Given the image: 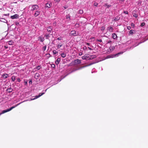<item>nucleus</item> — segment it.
<instances>
[{
    "instance_id": "nucleus-1",
    "label": "nucleus",
    "mask_w": 148,
    "mask_h": 148,
    "mask_svg": "<svg viewBox=\"0 0 148 148\" xmlns=\"http://www.w3.org/2000/svg\"><path fill=\"white\" fill-rule=\"evenodd\" d=\"M81 63V60L79 59H77L73 61L71 64L72 65H76Z\"/></svg>"
},
{
    "instance_id": "nucleus-2",
    "label": "nucleus",
    "mask_w": 148,
    "mask_h": 148,
    "mask_svg": "<svg viewBox=\"0 0 148 148\" xmlns=\"http://www.w3.org/2000/svg\"><path fill=\"white\" fill-rule=\"evenodd\" d=\"M20 103H19V104H18L17 105H16V106H12L10 108L7 109L6 110H3L2 112L0 113V115H1L2 114H4V113H5L6 112H8L9 111H10L11 110H12L16 106H18V105H19Z\"/></svg>"
},
{
    "instance_id": "nucleus-3",
    "label": "nucleus",
    "mask_w": 148,
    "mask_h": 148,
    "mask_svg": "<svg viewBox=\"0 0 148 148\" xmlns=\"http://www.w3.org/2000/svg\"><path fill=\"white\" fill-rule=\"evenodd\" d=\"M31 11H34L35 10H37L38 8V6L37 5H32Z\"/></svg>"
},
{
    "instance_id": "nucleus-4",
    "label": "nucleus",
    "mask_w": 148,
    "mask_h": 148,
    "mask_svg": "<svg viewBox=\"0 0 148 148\" xmlns=\"http://www.w3.org/2000/svg\"><path fill=\"white\" fill-rule=\"evenodd\" d=\"M115 49V47L114 46H110L109 49H108L107 52L108 53H110L112 51H113Z\"/></svg>"
},
{
    "instance_id": "nucleus-5",
    "label": "nucleus",
    "mask_w": 148,
    "mask_h": 148,
    "mask_svg": "<svg viewBox=\"0 0 148 148\" xmlns=\"http://www.w3.org/2000/svg\"><path fill=\"white\" fill-rule=\"evenodd\" d=\"M19 17V15L18 14H16L10 17V18L12 19H17Z\"/></svg>"
},
{
    "instance_id": "nucleus-6",
    "label": "nucleus",
    "mask_w": 148,
    "mask_h": 148,
    "mask_svg": "<svg viewBox=\"0 0 148 148\" xmlns=\"http://www.w3.org/2000/svg\"><path fill=\"white\" fill-rule=\"evenodd\" d=\"M70 36H76L77 35L76 33V32L75 31H72L70 33Z\"/></svg>"
},
{
    "instance_id": "nucleus-7",
    "label": "nucleus",
    "mask_w": 148,
    "mask_h": 148,
    "mask_svg": "<svg viewBox=\"0 0 148 148\" xmlns=\"http://www.w3.org/2000/svg\"><path fill=\"white\" fill-rule=\"evenodd\" d=\"M44 94V92L40 93L38 95L35 96V97L33 99H32L31 100H33L37 99L43 95Z\"/></svg>"
},
{
    "instance_id": "nucleus-8",
    "label": "nucleus",
    "mask_w": 148,
    "mask_h": 148,
    "mask_svg": "<svg viewBox=\"0 0 148 148\" xmlns=\"http://www.w3.org/2000/svg\"><path fill=\"white\" fill-rule=\"evenodd\" d=\"M40 11H39L38 10H36L34 14V15L35 17H36L38 16L40 14Z\"/></svg>"
},
{
    "instance_id": "nucleus-9",
    "label": "nucleus",
    "mask_w": 148,
    "mask_h": 148,
    "mask_svg": "<svg viewBox=\"0 0 148 148\" xmlns=\"http://www.w3.org/2000/svg\"><path fill=\"white\" fill-rule=\"evenodd\" d=\"M96 56L95 55H91L90 56H88V60H92L93 59L95 58Z\"/></svg>"
},
{
    "instance_id": "nucleus-10",
    "label": "nucleus",
    "mask_w": 148,
    "mask_h": 148,
    "mask_svg": "<svg viewBox=\"0 0 148 148\" xmlns=\"http://www.w3.org/2000/svg\"><path fill=\"white\" fill-rule=\"evenodd\" d=\"M113 27L110 26V27H108L107 28V30H108L109 31L112 32H113Z\"/></svg>"
},
{
    "instance_id": "nucleus-11",
    "label": "nucleus",
    "mask_w": 148,
    "mask_h": 148,
    "mask_svg": "<svg viewBox=\"0 0 148 148\" xmlns=\"http://www.w3.org/2000/svg\"><path fill=\"white\" fill-rule=\"evenodd\" d=\"M52 5V3L51 2L47 3L46 4V7L48 8H50Z\"/></svg>"
},
{
    "instance_id": "nucleus-12",
    "label": "nucleus",
    "mask_w": 148,
    "mask_h": 148,
    "mask_svg": "<svg viewBox=\"0 0 148 148\" xmlns=\"http://www.w3.org/2000/svg\"><path fill=\"white\" fill-rule=\"evenodd\" d=\"M47 30L49 32H51L52 30V28L51 26H49L47 29Z\"/></svg>"
},
{
    "instance_id": "nucleus-13",
    "label": "nucleus",
    "mask_w": 148,
    "mask_h": 148,
    "mask_svg": "<svg viewBox=\"0 0 148 148\" xmlns=\"http://www.w3.org/2000/svg\"><path fill=\"white\" fill-rule=\"evenodd\" d=\"M66 19H67L68 21H69L71 20V17L70 15L68 14L67 15H66Z\"/></svg>"
},
{
    "instance_id": "nucleus-14",
    "label": "nucleus",
    "mask_w": 148,
    "mask_h": 148,
    "mask_svg": "<svg viewBox=\"0 0 148 148\" xmlns=\"http://www.w3.org/2000/svg\"><path fill=\"white\" fill-rule=\"evenodd\" d=\"M63 45L62 43V42H59L57 44V47L59 48L61 47Z\"/></svg>"
},
{
    "instance_id": "nucleus-15",
    "label": "nucleus",
    "mask_w": 148,
    "mask_h": 148,
    "mask_svg": "<svg viewBox=\"0 0 148 148\" xmlns=\"http://www.w3.org/2000/svg\"><path fill=\"white\" fill-rule=\"evenodd\" d=\"M12 90L13 89L11 87H10L9 88H8L7 90V91L9 93L12 92Z\"/></svg>"
},
{
    "instance_id": "nucleus-16",
    "label": "nucleus",
    "mask_w": 148,
    "mask_h": 148,
    "mask_svg": "<svg viewBox=\"0 0 148 148\" xmlns=\"http://www.w3.org/2000/svg\"><path fill=\"white\" fill-rule=\"evenodd\" d=\"M82 58L83 60H88V56L85 55L84 56H82Z\"/></svg>"
},
{
    "instance_id": "nucleus-17",
    "label": "nucleus",
    "mask_w": 148,
    "mask_h": 148,
    "mask_svg": "<svg viewBox=\"0 0 148 148\" xmlns=\"http://www.w3.org/2000/svg\"><path fill=\"white\" fill-rule=\"evenodd\" d=\"M2 76L4 78H6L8 77V75L7 74H3L2 75Z\"/></svg>"
},
{
    "instance_id": "nucleus-18",
    "label": "nucleus",
    "mask_w": 148,
    "mask_h": 148,
    "mask_svg": "<svg viewBox=\"0 0 148 148\" xmlns=\"http://www.w3.org/2000/svg\"><path fill=\"white\" fill-rule=\"evenodd\" d=\"M61 56L63 58H64L66 56V53H63L61 54Z\"/></svg>"
},
{
    "instance_id": "nucleus-19",
    "label": "nucleus",
    "mask_w": 148,
    "mask_h": 148,
    "mask_svg": "<svg viewBox=\"0 0 148 148\" xmlns=\"http://www.w3.org/2000/svg\"><path fill=\"white\" fill-rule=\"evenodd\" d=\"M112 37L114 39H115L116 38L117 36L115 33H113L112 34Z\"/></svg>"
},
{
    "instance_id": "nucleus-20",
    "label": "nucleus",
    "mask_w": 148,
    "mask_h": 148,
    "mask_svg": "<svg viewBox=\"0 0 148 148\" xmlns=\"http://www.w3.org/2000/svg\"><path fill=\"white\" fill-rule=\"evenodd\" d=\"M104 6H107V8H109L111 7V5H108V4L107 3H106L105 4Z\"/></svg>"
},
{
    "instance_id": "nucleus-21",
    "label": "nucleus",
    "mask_w": 148,
    "mask_h": 148,
    "mask_svg": "<svg viewBox=\"0 0 148 148\" xmlns=\"http://www.w3.org/2000/svg\"><path fill=\"white\" fill-rule=\"evenodd\" d=\"M8 43L10 45H13L14 43V42L12 40H10L8 42Z\"/></svg>"
},
{
    "instance_id": "nucleus-22",
    "label": "nucleus",
    "mask_w": 148,
    "mask_h": 148,
    "mask_svg": "<svg viewBox=\"0 0 148 148\" xmlns=\"http://www.w3.org/2000/svg\"><path fill=\"white\" fill-rule=\"evenodd\" d=\"M60 59L59 58H58L56 61V64H58L59 63V62H60Z\"/></svg>"
},
{
    "instance_id": "nucleus-23",
    "label": "nucleus",
    "mask_w": 148,
    "mask_h": 148,
    "mask_svg": "<svg viewBox=\"0 0 148 148\" xmlns=\"http://www.w3.org/2000/svg\"><path fill=\"white\" fill-rule=\"evenodd\" d=\"M38 38L40 39V41L42 42L45 40L44 38H42L40 36Z\"/></svg>"
},
{
    "instance_id": "nucleus-24",
    "label": "nucleus",
    "mask_w": 148,
    "mask_h": 148,
    "mask_svg": "<svg viewBox=\"0 0 148 148\" xmlns=\"http://www.w3.org/2000/svg\"><path fill=\"white\" fill-rule=\"evenodd\" d=\"M119 19L120 17L119 16H117L115 17V18L114 19V20L116 21L119 20Z\"/></svg>"
},
{
    "instance_id": "nucleus-25",
    "label": "nucleus",
    "mask_w": 148,
    "mask_h": 148,
    "mask_svg": "<svg viewBox=\"0 0 148 148\" xmlns=\"http://www.w3.org/2000/svg\"><path fill=\"white\" fill-rule=\"evenodd\" d=\"M12 81L14 82L15 80V76H13L12 77Z\"/></svg>"
},
{
    "instance_id": "nucleus-26",
    "label": "nucleus",
    "mask_w": 148,
    "mask_h": 148,
    "mask_svg": "<svg viewBox=\"0 0 148 148\" xmlns=\"http://www.w3.org/2000/svg\"><path fill=\"white\" fill-rule=\"evenodd\" d=\"M45 37L46 39H49L50 36H49V34H46V35H45Z\"/></svg>"
},
{
    "instance_id": "nucleus-27",
    "label": "nucleus",
    "mask_w": 148,
    "mask_h": 148,
    "mask_svg": "<svg viewBox=\"0 0 148 148\" xmlns=\"http://www.w3.org/2000/svg\"><path fill=\"white\" fill-rule=\"evenodd\" d=\"M53 53L54 54H56L58 53V52L56 50H54L53 51Z\"/></svg>"
},
{
    "instance_id": "nucleus-28",
    "label": "nucleus",
    "mask_w": 148,
    "mask_h": 148,
    "mask_svg": "<svg viewBox=\"0 0 148 148\" xmlns=\"http://www.w3.org/2000/svg\"><path fill=\"white\" fill-rule=\"evenodd\" d=\"M35 76V77H39V74L38 73H36Z\"/></svg>"
},
{
    "instance_id": "nucleus-29",
    "label": "nucleus",
    "mask_w": 148,
    "mask_h": 148,
    "mask_svg": "<svg viewBox=\"0 0 148 148\" xmlns=\"http://www.w3.org/2000/svg\"><path fill=\"white\" fill-rule=\"evenodd\" d=\"M83 10H80L79 11V13L80 14H82L83 13Z\"/></svg>"
},
{
    "instance_id": "nucleus-30",
    "label": "nucleus",
    "mask_w": 148,
    "mask_h": 148,
    "mask_svg": "<svg viewBox=\"0 0 148 148\" xmlns=\"http://www.w3.org/2000/svg\"><path fill=\"white\" fill-rule=\"evenodd\" d=\"M46 46H45L42 47V50L43 51H45L46 50Z\"/></svg>"
},
{
    "instance_id": "nucleus-31",
    "label": "nucleus",
    "mask_w": 148,
    "mask_h": 148,
    "mask_svg": "<svg viewBox=\"0 0 148 148\" xmlns=\"http://www.w3.org/2000/svg\"><path fill=\"white\" fill-rule=\"evenodd\" d=\"M105 27L104 26H103L101 27V29L102 31H103L105 29Z\"/></svg>"
},
{
    "instance_id": "nucleus-32",
    "label": "nucleus",
    "mask_w": 148,
    "mask_h": 148,
    "mask_svg": "<svg viewBox=\"0 0 148 148\" xmlns=\"http://www.w3.org/2000/svg\"><path fill=\"white\" fill-rule=\"evenodd\" d=\"M41 68L40 66H38L36 67V69L39 70Z\"/></svg>"
},
{
    "instance_id": "nucleus-33",
    "label": "nucleus",
    "mask_w": 148,
    "mask_h": 148,
    "mask_svg": "<svg viewBox=\"0 0 148 148\" xmlns=\"http://www.w3.org/2000/svg\"><path fill=\"white\" fill-rule=\"evenodd\" d=\"M133 30H132V29L130 31L129 34H133Z\"/></svg>"
},
{
    "instance_id": "nucleus-34",
    "label": "nucleus",
    "mask_w": 148,
    "mask_h": 148,
    "mask_svg": "<svg viewBox=\"0 0 148 148\" xmlns=\"http://www.w3.org/2000/svg\"><path fill=\"white\" fill-rule=\"evenodd\" d=\"M62 37L61 36L59 37H58L57 38V39L58 40H62Z\"/></svg>"
},
{
    "instance_id": "nucleus-35",
    "label": "nucleus",
    "mask_w": 148,
    "mask_h": 148,
    "mask_svg": "<svg viewBox=\"0 0 148 148\" xmlns=\"http://www.w3.org/2000/svg\"><path fill=\"white\" fill-rule=\"evenodd\" d=\"M145 25V23H141V27H143V26H144Z\"/></svg>"
},
{
    "instance_id": "nucleus-36",
    "label": "nucleus",
    "mask_w": 148,
    "mask_h": 148,
    "mask_svg": "<svg viewBox=\"0 0 148 148\" xmlns=\"http://www.w3.org/2000/svg\"><path fill=\"white\" fill-rule=\"evenodd\" d=\"M94 5L95 6H97L98 5V3H95L94 4Z\"/></svg>"
},
{
    "instance_id": "nucleus-37",
    "label": "nucleus",
    "mask_w": 148,
    "mask_h": 148,
    "mask_svg": "<svg viewBox=\"0 0 148 148\" xmlns=\"http://www.w3.org/2000/svg\"><path fill=\"white\" fill-rule=\"evenodd\" d=\"M123 12L124 14H128V12L127 11H123Z\"/></svg>"
},
{
    "instance_id": "nucleus-38",
    "label": "nucleus",
    "mask_w": 148,
    "mask_h": 148,
    "mask_svg": "<svg viewBox=\"0 0 148 148\" xmlns=\"http://www.w3.org/2000/svg\"><path fill=\"white\" fill-rule=\"evenodd\" d=\"M97 41H99V42H102V40L101 39H97Z\"/></svg>"
},
{
    "instance_id": "nucleus-39",
    "label": "nucleus",
    "mask_w": 148,
    "mask_h": 148,
    "mask_svg": "<svg viewBox=\"0 0 148 148\" xmlns=\"http://www.w3.org/2000/svg\"><path fill=\"white\" fill-rule=\"evenodd\" d=\"M24 84H25V85H27V81H24Z\"/></svg>"
},
{
    "instance_id": "nucleus-40",
    "label": "nucleus",
    "mask_w": 148,
    "mask_h": 148,
    "mask_svg": "<svg viewBox=\"0 0 148 148\" xmlns=\"http://www.w3.org/2000/svg\"><path fill=\"white\" fill-rule=\"evenodd\" d=\"M83 49L84 50H86L87 49V47L86 46H85L83 47Z\"/></svg>"
},
{
    "instance_id": "nucleus-41",
    "label": "nucleus",
    "mask_w": 148,
    "mask_h": 148,
    "mask_svg": "<svg viewBox=\"0 0 148 148\" xmlns=\"http://www.w3.org/2000/svg\"><path fill=\"white\" fill-rule=\"evenodd\" d=\"M79 55L80 56H81L82 55V52H80L79 53Z\"/></svg>"
},
{
    "instance_id": "nucleus-42",
    "label": "nucleus",
    "mask_w": 148,
    "mask_h": 148,
    "mask_svg": "<svg viewBox=\"0 0 148 148\" xmlns=\"http://www.w3.org/2000/svg\"><path fill=\"white\" fill-rule=\"evenodd\" d=\"M112 42L111 40H109L108 42H107V43H110L111 42Z\"/></svg>"
},
{
    "instance_id": "nucleus-43",
    "label": "nucleus",
    "mask_w": 148,
    "mask_h": 148,
    "mask_svg": "<svg viewBox=\"0 0 148 148\" xmlns=\"http://www.w3.org/2000/svg\"><path fill=\"white\" fill-rule=\"evenodd\" d=\"M17 80L18 82H20L21 81V79H20V78H18V79H17Z\"/></svg>"
},
{
    "instance_id": "nucleus-44",
    "label": "nucleus",
    "mask_w": 148,
    "mask_h": 148,
    "mask_svg": "<svg viewBox=\"0 0 148 148\" xmlns=\"http://www.w3.org/2000/svg\"><path fill=\"white\" fill-rule=\"evenodd\" d=\"M51 66H52V67H55V64H52V65H51Z\"/></svg>"
},
{
    "instance_id": "nucleus-45",
    "label": "nucleus",
    "mask_w": 148,
    "mask_h": 148,
    "mask_svg": "<svg viewBox=\"0 0 148 148\" xmlns=\"http://www.w3.org/2000/svg\"><path fill=\"white\" fill-rule=\"evenodd\" d=\"M86 44L87 45H88V46H89L90 45V44L89 43H86Z\"/></svg>"
},
{
    "instance_id": "nucleus-46",
    "label": "nucleus",
    "mask_w": 148,
    "mask_h": 148,
    "mask_svg": "<svg viewBox=\"0 0 148 148\" xmlns=\"http://www.w3.org/2000/svg\"><path fill=\"white\" fill-rule=\"evenodd\" d=\"M54 1L56 2H58L60 1V0H54Z\"/></svg>"
},
{
    "instance_id": "nucleus-47",
    "label": "nucleus",
    "mask_w": 148,
    "mask_h": 148,
    "mask_svg": "<svg viewBox=\"0 0 148 148\" xmlns=\"http://www.w3.org/2000/svg\"><path fill=\"white\" fill-rule=\"evenodd\" d=\"M127 29H131V27H130V26H128L127 27Z\"/></svg>"
},
{
    "instance_id": "nucleus-48",
    "label": "nucleus",
    "mask_w": 148,
    "mask_h": 148,
    "mask_svg": "<svg viewBox=\"0 0 148 148\" xmlns=\"http://www.w3.org/2000/svg\"><path fill=\"white\" fill-rule=\"evenodd\" d=\"M88 48L90 50H92V49L90 47H88Z\"/></svg>"
},
{
    "instance_id": "nucleus-49",
    "label": "nucleus",
    "mask_w": 148,
    "mask_h": 148,
    "mask_svg": "<svg viewBox=\"0 0 148 148\" xmlns=\"http://www.w3.org/2000/svg\"><path fill=\"white\" fill-rule=\"evenodd\" d=\"M134 16L135 17H137V15L136 14H135V15H134Z\"/></svg>"
},
{
    "instance_id": "nucleus-50",
    "label": "nucleus",
    "mask_w": 148,
    "mask_h": 148,
    "mask_svg": "<svg viewBox=\"0 0 148 148\" xmlns=\"http://www.w3.org/2000/svg\"><path fill=\"white\" fill-rule=\"evenodd\" d=\"M93 63H92L90 64H89L88 65V66H90V65H91Z\"/></svg>"
},
{
    "instance_id": "nucleus-51",
    "label": "nucleus",
    "mask_w": 148,
    "mask_h": 148,
    "mask_svg": "<svg viewBox=\"0 0 148 148\" xmlns=\"http://www.w3.org/2000/svg\"><path fill=\"white\" fill-rule=\"evenodd\" d=\"M32 83V81H30L29 82V84H31V83Z\"/></svg>"
},
{
    "instance_id": "nucleus-52",
    "label": "nucleus",
    "mask_w": 148,
    "mask_h": 148,
    "mask_svg": "<svg viewBox=\"0 0 148 148\" xmlns=\"http://www.w3.org/2000/svg\"><path fill=\"white\" fill-rule=\"evenodd\" d=\"M111 58V57L110 56H108L107 57V58Z\"/></svg>"
},
{
    "instance_id": "nucleus-53",
    "label": "nucleus",
    "mask_w": 148,
    "mask_h": 148,
    "mask_svg": "<svg viewBox=\"0 0 148 148\" xmlns=\"http://www.w3.org/2000/svg\"><path fill=\"white\" fill-rule=\"evenodd\" d=\"M134 24L132 23V24H131V25L132 26H134Z\"/></svg>"
},
{
    "instance_id": "nucleus-54",
    "label": "nucleus",
    "mask_w": 148,
    "mask_h": 148,
    "mask_svg": "<svg viewBox=\"0 0 148 148\" xmlns=\"http://www.w3.org/2000/svg\"><path fill=\"white\" fill-rule=\"evenodd\" d=\"M120 53H118V54H116V55H118V54H120Z\"/></svg>"
},
{
    "instance_id": "nucleus-55",
    "label": "nucleus",
    "mask_w": 148,
    "mask_h": 148,
    "mask_svg": "<svg viewBox=\"0 0 148 148\" xmlns=\"http://www.w3.org/2000/svg\"><path fill=\"white\" fill-rule=\"evenodd\" d=\"M119 0L120 1H124V0Z\"/></svg>"
},
{
    "instance_id": "nucleus-56",
    "label": "nucleus",
    "mask_w": 148,
    "mask_h": 148,
    "mask_svg": "<svg viewBox=\"0 0 148 148\" xmlns=\"http://www.w3.org/2000/svg\"><path fill=\"white\" fill-rule=\"evenodd\" d=\"M74 71H72V72H73Z\"/></svg>"
},
{
    "instance_id": "nucleus-57",
    "label": "nucleus",
    "mask_w": 148,
    "mask_h": 148,
    "mask_svg": "<svg viewBox=\"0 0 148 148\" xmlns=\"http://www.w3.org/2000/svg\"><path fill=\"white\" fill-rule=\"evenodd\" d=\"M1 115H0V116Z\"/></svg>"
}]
</instances>
